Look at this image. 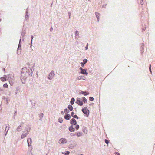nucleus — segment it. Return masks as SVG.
<instances>
[{"mask_svg": "<svg viewBox=\"0 0 155 155\" xmlns=\"http://www.w3.org/2000/svg\"><path fill=\"white\" fill-rule=\"evenodd\" d=\"M21 52V50L20 51V52H19V53H18V52H17L18 54H20Z\"/></svg>", "mask_w": 155, "mask_h": 155, "instance_id": "nucleus-36", "label": "nucleus"}, {"mask_svg": "<svg viewBox=\"0 0 155 155\" xmlns=\"http://www.w3.org/2000/svg\"><path fill=\"white\" fill-rule=\"evenodd\" d=\"M80 73L82 74H85L86 75L88 74V73L86 72V71L85 69H83L81 71Z\"/></svg>", "mask_w": 155, "mask_h": 155, "instance_id": "nucleus-10", "label": "nucleus"}, {"mask_svg": "<svg viewBox=\"0 0 155 155\" xmlns=\"http://www.w3.org/2000/svg\"><path fill=\"white\" fill-rule=\"evenodd\" d=\"M105 142L107 144H108L109 143V142L108 140H107V139L105 140Z\"/></svg>", "mask_w": 155, "mask_h": 155, "instance_id": "nucleus-31", "label": "nucleus"}, {"mask_svg": "<svg viewBox=\"0 0 155 155\" xmlns=\"http://www.w3.org/2000/svg\"><path fill=\"white\" fill-rule=\"evenodd\" d=\"M89 100L90 101H92L94 100V98L92 97H89Z\"/></svg>", "mask_w": 155, "mask_h": 155, "instance_id": "nucleus-29", "label": "nucleus"}, {"mask_svg": "<svg viewBox=\"0 0 155 155\" xmlns=\"http://www.w3.org/2000/svg\"><path fill=\"white\" fill-rule=\"evenodd\" d=\"M31 41H32V40L33 38V36H31Z\"/></svg>", "mask_w": 155, "mask_h": 155, "instance_id": "nucleus-35", "label": "nucleus"}, {"mask_svg": "<svg viewBox=\"0 0 155 155\" xmlns=\"http://www.w3.org/2000/svg\"><path fill=\"white\" fill-rule=\"evenodd\" d=\"M71 124H72L76 125L77 124V122L76 120L74 119H72L70 121Z\"/></svg>", "mask_w": 155, "mask_h": 155, "instance_id": "nucleus-4", "label": "nucleus"}, {"mask_svg": "<svg viewBox=\"0 0 155 155\" xmlns=\"http://www.w3.org/2000/svg\"><path fill=\"white\" fill-rule=\"evenodd\" d=\"M142 2H141V3L142 4Z\"/></svg>", "mask_w": 155, "mask_h": 155, "instance_id": "nucleus-42", "label": "nucleus"}, {"mask_svg": "<svg viewBox=\"0 0 155 155\" xmlns=\"http://www.w3.org/2000/svg\"><path fill=\"white\" fill-rule=\"evenodd\" d=\"M68 108L69 109V110L71 111L73 110V107H72V106L71 105H69L68 106Z\"/></svg>", "mask_w": 155, "mask_h": 155, "instance_id": "nucleus-14", "label": "nucleus"}, {"mask_svg": "<svg viewBox=\"0 0 155 155\" xmlns=\"http://www.w3.org/2000/svg\"><path fill=\"white\" fill-rule=\"evenodd\" d=\"M8 128H9V127H8ZM8 128H8L7 129V130H8Z\"/></svg>", "mask_w": 155, "mask_h": 155, "instance_id": "nucleus-40", "label": "nucleus"}, {"mask_svg": "<svg viewBox=\"0 0 155 155\" xmlns=\"http://www.w3.org/2000/svg\"><path fill=\"white\" fill-rule=\"evenodd\" d=\"M67 142V140L65 138H61L59 140V143L61 144L65 143Z\"/></svg>", "mask_w": 155, "mask_h": 155, "instance_id": "nucleus-3", "label": "nucleus"}, {"mask_svg": "<svg viewBox=\"0 0 155 155\" xmlns=\"http://www.w3.org/2000/svg\"><path fill=\"white\" fill-rule=\"evenodd\" d=\"M82 111L84 114H86V115L88 116L89 114V111L88 109L85 107L82 109Z\"/></svg>", "mask_w": 155, "mask_h": 155, "instance_id": "nucleus-2", "label": "nucleus"}, {"mask_svg": "<svg viewBox=\"0 0 155 155\" xmlns=\"http://www.w3.org/2000/svg\"><path fill=\"white\" fill-rule=\"evenodd\" d=\"M58 121L60 123H62V122H63V120H62V118H59L58 119Z\"/></svg>", "mask_w": 155, "mask_h": 155, "instance_id": "nucleus-25", "label": "nucleus"}, {"mask_svg": "<svg viewBox=\"0 0 155 155\" xmlns=\"http://www.w3.org/2000/svg\"><path fill=\"white\" fill-rule=\"evenodd\" d=\"M30 73L26 68H23L21 71V78L24 79H25L28 77L30 75Z\"/></svg>", "mask_w": 155, "mask_h": 155, "instance_id": "nucleus-1", "label": "nucleus"}, {"mask_svg": "<svg viewBox=\"0 0 155 155\" xmlns=\"http://www.w3.org/2000/svg\"><path fill=\"white\" fill-rule=\"evenodd\" d=\"M75 127L77 130H78L79 128V126L78 125H77Z\"/></svg>", "mask_w": 155, "mask_h": 155, "instance_id": "nucleus-27", "label": "nucleus"}, {"mask_svg": "<svg viewBox=\"0 0 155 155\" xmlns=\"http://www.w3.org/2000/svg\"><path fill=\"white\" fill-rule=\"evenodd\" d=\"M76 135L78 137H80L83 135V133L81 132H78L76 133Z\"/></svg>", "mask_w": 155, "mask_h": 155, "instance_id": "nucleus-11", "label": "nucleus"}, {"mask_svg": "<svg viewBox=\"0 0 155 155\" xmlns=\"http://www.w3.org/2000/svg\"><path fill=\"white\" fill-rule=\"evenodd\" d=\"M80 70H81V71H82L83 69H82V68L81 67H80L79 68Z\"/></svg>", "mask_w": 155, "mask_h": 155, "instance_id": "nucleus-34", "label": "nucleus"}, {"mask_svg": "<svg viewBox=\"0 0 155 155\" xmlns=\"http://www.w3.org/2000/svg\"><path fill=\"white\" fill-rule=\"evenodd\" d=\"M85 64L83 62H81V66L82 67H83L84 65V64Z\"/></svg>", "mask_w": 155, "mask_h": 155, "instance_id": "nucleus-30", "label": "nucleus"}, {"mask_svg": "<svg viewBox=\"0 0 155 155\" xmlns=\"http://www.w3.org/2000/svg\"><path fill=\"white\" fill-rule=\"evenodd\" d=\"M96 14V16L97 18V19L98 20V21H99V17L98 16V15H99V14L97 12H96L95 13Z\"/></svg>", "mask_w": 155, "mask_h": 155, "instance_id": "nucleus-23", "label": "nucleus"}, {"mask_svg": "<svg viewBox=\"0 0 155 155\" xmlns=\"http://www.w3.org/2000/svg\"><path fill=\"white\" fill-rule=\"evenodd\" d=\"M85 77L84 76H80L78 77L77 79L78 80H80L81 79H84Z\"/></svg>", "mask_w": 155, "mask_h": 155, "instance_id": "nucleus-16", "label": "nucleus"}, {"mask_svg": "<svg viewBox=\"0 0 155 155\" xmlns=\"http://www.w3.org/2000/svg\"><path fill=\"white\" fill-rule=\"evenodd\" d=\"M149 70L151 72V65L150 64V67H149Z\"/></svg>", "mask_w": 155, "mask_h": 155, "instance_id": "nucleus-33", "label": "nucleus"}, {"mask_svg": "<svg viewBox=\"0 0 155 155\" xmlns=\"http://www.w3.org/2000/svg\"><path fill=\"white\" fill-rule=\"evenodd\" d=\"M88 44L87 43V45L86 46V47H85L86 50H87L88 49Z\"/></svg>", "mask_w": 155, "mask_h": 155, "instance_id": "nucleus-32", "label": "nucleus"}, {"mask_svg": "<svg viewBox=\"0 0 155 155\" xmlns=\"http://www.w3.org/2000/svg\"><path fill=\"white\" fill-rule=\"evenodd\" d=\"M64 118L68 120H69L71 118V116L70 114H66L64 116Z\"/></svg>", "mask_w": 155, "mask_h": 155, "instance_id": "nucleus-6", "label": "nucleus"}, {"mask_svg": "<svg viewBox=\"0 0 155 155\" xmlns=\"http://www.w3.org/2000/svg\"><path fill=\"white\" fill-rule=\"evenodd\" d=\"M64 111L66 114L68 113H69V110H68L67 109H65L64 110Z\"/></svg>", "mask_w": 155, "mask_h": 155, "instance_id": "nucleus-19", "label": "nucleus"}, {"mask_svg": "<svg viewBox=\"0 0 155 155\" xmlns=\"http://www.w3.org/2000/svg\"><path fill=\"white\" fill-rule=\"evenodd\" d=\"M118 155H120V154H119Z\"/></svg>", "mask_w": 155, "mask_h": 155, "instance_id": "nucleus-43", "label": "nucleus"}, {"mask_svg": "<svg viewBox=\"0 0 155 155\" xmlns=\"http://www.w3.org/2000/svg\"><path fill=\"white\" fill-rule=\"evenodd\" d=\"M83 61H84L83 63H84L85 64L87 61V59H84V60H83Z\"/></svg>", "mask_w": 155, "mask_h": 155, "instance_id": "nucleus-28", "label": "nucleus"}, {"mask_svg": "<svg viewBox=\"0 0 155 155\" xmlns=\"http://www.w3.org/2000/svg\"><path fill=\"white\" fill-rule=\"evenodd\" d=\"M142 2H141V3L142 4Z\"/></svg>", "mask_w": 155, "mask_h": 155, "instance_id": "nucleus-41", "label": "nucleus"}, {"mask_svg": "<svg viewBox=\"0 0 155 155\" xmlns=\"http://www.w3.org/2000/svg\"><path fill=\"white\" fill-rule=\"evenodd\" d=\"M6 75H5L4 77L1 78V80L2 81H6Z\"/></svg>", "mask_w": 155, "mask_h": 155, "instance_id": "nucleus-12", "label": "nucleus"}, {"mask_svg": "<svg viewBox=\"0 0 155 155\" xmlns=\"http://www.w3.org/2000/svg\"><path fill=\"white\" fill-rule=\"evenodd\" d=\"M82 99H83V101L84 102V103L86 102L87 101V100H86V99L85 98V97H82Z\"/></svg>", "mask_w": 155, "mask_h": 155, "instance_id": "nucleus-24", "label": "nucleus"}, {"mask_svg": "<svg viewBox=\"0 0 155 155\" xmlns=\"http://www.w3.org/2000/svg\"><path fill=\"white\" fill-rule=\"evenodd\" d=\"M3 86L4 87V88H7L8 87V85H7V84L6 83L4 84L3 85Z\"/></svg>", "mask_w": 155, "mask_h": 155, "instance_id": "nucleus-21", "label": "nucleus"}, {"mask_svg": "<svg viewBox=\"0 0 155 155\" xmlns=\"http://www.w3.org/2000/svg\"><path fill=\"white\" fill-rule=\"evenodd\" d=\"M69 130L70 132H74L75 131V129L72 126H71L69 127Z\"/></svg>", "mask_w": 155, "mask_h": 155, "instance_id": "nucleus-5", "label": "nucleus"}, {"mask_svg": "<svg viewBox=\"0 0 155 155\" xmlns=\"http://www.w3.org/2000/svg\"><path fill=\"white\" fill-rule=\"evenodd\" d=\"M7 125H6V129H5V130H6V129H7Z\"/></svg>", "mask_w": 155, "mask_h": 155, "instance_id": "nucleus-39", "label": "nucleus"}, {"mask_svg": "<svg viewBox=\"0 0 155 155\" xmlns=\"http://www.w3.org/2000/svg\"><path fill=\"white\" fill-rule=\"evenodd\" d=\"M54 75V74L53 72H51L49 74L48 78L49 79H51L52 78Z\"/></svg>", "mask_w": 155, "mask_h": 155, "instance_id": "nucleus-9", "label": "nucleus"}, {"mask_svg": "<svg viewBox=\"0 0 155 155\" xmlns=\"http://www.w3.org/2000/svg\"><path fill=\"white\" fill-rule=\"evenodd\" d=\"M81 93L82 94H83L85 96L87 95H88L89 94L88 93L86 92H83L82 91H81Z\"/></svg>", "mask_w": 155, "mask_h": 155, "instance_id": "nucleus-17", "label": "nucleus"}, {"mask_svg": "<svg viewBox=\"0 0 155 155\" xmlns=\"http://www.w3.org/2000/svg\"><path fill=\"white\" fill-rule=\"evenodd\" d=\"M30 140L31 142V138H28L27 139V142H28V146H30L31 145H29V141Z\"/></svg>", "mask_w": 155, "mask_h": 155, "instance_id": "nucleus-22", "label": "nucleus"}, {"mask_svg": "<svg viewBox=\"0 0 155 155\" xmlns=\"http://www.w3.org/2000/svg\"><path fill=\"white\" fill-rule=\"evenodd\" d=\"M27 134H28L27 133H25V134H22V135H21V138L22 139H23V138H25L26 136L27 135Z\"/></svg>", "mask_w": 155, "mask_h": 155, "instance_id": "nucleus-15", "label": "nucleus"}, {"mask_svg": "<svg viewBox=\"0 0 155 155\" xmlns=\"http://www.w3.org/2000/svg\"><path fill=\"white\" fill-rule=\"evenodd\" d=\"M75 101L74 99V98H72L71 101V104H73L74 103V102Z\"/></svg>", "mask_w": 155, "mask_h": 155, "instance_id": "nucleus-18", "label": "nucleus"}, {"mask_svg": "<svg viewBox=\"0 0 155 155\" xmlns=\"http://www.w3.org/2000/svg\"><path fill=\"white\" fill-rule=\"evenodd\" d=\"M78 33V31H76V33H77H77Z\"/></svg>", "mask_w": 155, "mask_h": 155, "instance_id": "nucleus-37", "label": "nucleus"}, {"mask_svg": "<svg viewBox=\"0 0 155 155\" xmlns=\"http://www.w3.org/2000/svg\"><path fill=\"white\" fill-rule=\"evenodd\" d=\"M21 126H18L17 129V131H20V129H21Z\"/></svg>", "mask_w": 155, "mask_h": 155, "instance_id": "nucleus-26", "label": "nucleus"}, {"mask_svg": "<svg viewBox=\"0 0 155 155\" xmlns=\"http://www.w3.org/2000/svg\"><path fill=\"white\" fill-rule=\"evenodd\" d=\"M9 82L11 86L13 85L14 82L12 80H9Z\"/></svg>", "mask_w": 155, "mask_h": 155, "instance_id": "nucleus-13", "label": "nucleus"}, {"mask_svg": "<svg viewBox=\"0 0 155 155\" xmlns=\"http://www.w3.org/2000/svg\"><path fill=\"white\" fill-rule=\"evenodd\" d=\"M71 116L73 117L76 118L77 119H78V117L77 116V115L75 114V113L74 112H72L71 113Z\"/></svg>", "mask_w": 155, "mask_h": 155, "instance_id": "nucleus-7", "label": "nucleus"}, {"mask_svg": "<svg viewBox=\"0 0 155 155\" xmlns=\"http://www.w3.org/2000/svg\"><path fill=\"white\" fill-rule=\"evenodd\" d=\"M61 114H64V112H63V111H62L61 112Z\"/></svg>", "mask_w": 155, "mask_h": 155, "instance_id": "nucleus-38", "label": "nucleus"}, {"mask_svg": "<svg viewBox=\"0 0 155 155\" xmlns=\"http://www.w3.org/2000/svg\"><path fill=\"white\" fill-rule=\"evenodd\" d=\"M62 154H64L65 155H68L70 153V152L68 151H66L65 153H62Z\"/></svg>", "mask_w": 155, "mask_h": 155, "instance_id": "nucleus-20", "label": "nucleus"}, {"mask_svg": "<svg viewBox=\"0 0 155 155\" xmlns=\"http://www.w3.org/2000/svg\"><path fill=\"white\" fill-rule=\"evenodd\" d=\"M76 103L79 105L80 106H82L83 105V103L82 102L79 100H77L76 101Z\"/></svg>", "mask_w": 155, "mask_h": 155, "instance_id": "nucleus-8", "label": "nucleus"}]
</instances>
